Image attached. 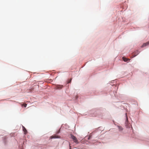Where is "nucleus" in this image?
<instances>
[{"label":"nucleus","mask_w":149,"mask_h":149,"mask_svg":"<svg viewBox=\"0 0 149 149\" xmlns=\"http://www.w3.org/2000/svg\"><path fill=\"white\" fill-rule=\"evenodd\" d=\"M25 107H26L27 106V104H23L22 105Z\"/></svg>","instance_id":"nucleus-10"},{"label":"nucleus","mask_w":149,"mask_h":149,"mask_svg":"<svg viewBox=\"0 0 149 149\" xmlns=\"http://www.w3.org/2000/svg\"><path fill=\"white\" fill-rule=\"evenodd\" d=\"M63 87V86L62 85H57L56 86V87L58 89H61Z\"/></svg>","instance_id":"nucleus-3"},{"label":"nucleus","mask_w":149,"mask_h":149,"mask_svg":"<svg viewBox=\"0 0 149 149\" xmlns=\"http://www.w3.org/2000/svg\"><path fill=\"white\" fill-rule=\"evenodd\" d=\"M149 44V42H147L146 43H144L143 45L142 46V47L146 46V45H148Z\"/></svg>","instance_id":"nucleus-6"},{"label":"nucleus","mask_w":149,"mask_h":149,"mask_svg":"<svg viewBox=\"0 0 149 149\" xmlns=\"http://www.w3.org/2000/svg\"><path fill=\"white\" fill-rule=\"evenodd\" d=\"M128 121L126 122V123H125V124H127L128 123Z\"/></svg>","instance_id":"nucleus-11"},{"label":"nucleus","mask_w":149,"mask_h":149,"mask_svg":"<svg viewBox=\"0 0 149 149\" xmlns=\"http://www.w3.org/2000/svg\"><path fill=\"white\" fill-rule=\"evenodd\" d=\"M139 52L138 51L136 50V51H135L133 54V57H135V56L137 55L139 53Z\"/></svg>","instance_id":"nucleus-2"},{"label":"nucleus","mask_w":149,"mask_h":149,"mask_svg":"<svg viewBox=\"0 0 149 149\" xmlns=\"http://www.w3.org/2000/svg\"><path fill=\"white\" fill-rule=\"evenodd\" d=\"M58 136H56V135H53L52 136H51L50 137V138L51 139H54V138H58Z\"/></svg>","instance_id":"nucleus-5"},{"label":"nucleus","mask_w":149,"mask_h":149,"mask_svg":"<svg viewBox=\"0 0 149 149\" xmlns=\"http://www.w3.org/2000/svg\"><path fill=\"white\" fill-rule=\"evenodd\" d=\"M72 79L71 78L70 79V80L68 81V83H71V80H72Z\"/></svg>","instance_id":"nucleus-9"},{"label":"nucleus","mask_w":149,"mask_h":149,"mask_svg":"<svg viewBox=\"0 0 149 149\" xmlns=\"http://www.w3.org/2000/svg\"><path fill=\"white\" fill-rule=\"evenodd\" d=\"M118 128L119 130L120 131H122L123 130V128L121 127H120V126H118Z\"/></svg>","instance_id":"nucleus-7"},{"label":"nucleus","mask_w":149,"mask_h":149,"mask_svg":"<svg viewBox=\"0 0 149 149\" xmlns=\"http://www.w3.org/2000/svg\"><path fill=\"white\" fill-rule=\"evenodd\" d=\"M70 149H71V148H70Z\"/></svg>","instance_id":"nucleus-12"},{"label":"nucleus","mask_w":149,"mask_h":149,"mask_svg":"<svg viewBox=\"0 0 149 149\" xmlns=\"http://www.w3.org/2000/svg\"><path fill=\"white\" fill-rule=\"evenodd\" d=\"M71 137L74 142L76 144L79 143L78 141L75 136L72 134H71Z\"/></svg>","instance_id":"nucleus-1"},{"label":"nucleus","mask_w":149,"mask_h":149,"mask_svg":"<svg viewBox=\"0 0 149 149\" xmlns=\"http://www.w3.org/2000/svg\"><path fill=\"white\" fill-rule=\"evenodd\" d=\"M22 127H23V131L24 132V134H26L27 133V131L26 129V128L24 126H22Z\"/></svg>","instance_id":"nucleus-4"},{"label":"nucleus","mask_w":149,"mask_h":149,"mask_svg":"<svg viewBox=\"0 0 149 149\" xmlns=\"http://www.w3.org/2000/svg\"><path fill=\"white\" fill-rule=\"evenodd\" d=\"M123 59L124 61L127 62L128 60V59L125 57H123Z\"/></svg>","instance_id":"nucleus-8"}]
</instances>
